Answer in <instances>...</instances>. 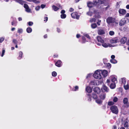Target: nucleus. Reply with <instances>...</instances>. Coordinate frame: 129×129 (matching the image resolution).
<instances>
[{
    "label": "nucleus",
    "instance_id": "obj_18",
    "mask_svg": "<svg viewBox=\"0 0 129 129\" xmlns=\"http://www.w3.org/2000/svg\"><path fill=\"white\" fill-rule=\"evenodd\" d=\"M96 38L98 41L99 42H100L102 43H103L104 42V40L100 36H98L96 37Z\"/></svg>",
    "mask_w": 129,
    "mask_h": 129
},
{
    "label": "nucleus",
    "instance_id": "obj_22",
    "mask_svg": "<svg viewBox=\"0 0 129 129\" xmlns=\"http://www.w3.org/2000/svg\"><path fill=\"white\" fill-rule=\"evenodd\" d=\"M86 90L87 92L90 93L92 91V89L90 87L87 86L86 88Z\"/></svg>",
    "mask_w": 129,
    "mask_h": 129
},
{
    "label": "nucleus",
    "instance_id": "obj_55",
    "mask_svg": "<svg viewBox=\"0 0 129 129\" xmlns=\"http://www.w3.org/2000/svg\"><path fill=\"white\" fill-rule=\"evenodd\" d=\"M46 6V5L44 4H42L41 5V7L42 8H44Z\"/></svg>",
    "mask_w": 129,
    "mask_h": 129
},
{
    "label": "nucleus",
    "instance_id": "obj_8",
    "mask_svg": "<svg viewBox=\"0 0 129 129\" xmlns=\"http://www.w3.org/2000/svg\"><path fill=\"white\" fill-rule=\"evenodd\" d=\"M119 42V40L117 37L113 38L110 40V42L111 43H116Z\"/></svg>",
    "mask_w": 129,
    "mask_h": 129
},
{
    "label": "nucleus",
    "instance_id": "obj_9",
    "mask_svg": "<svg viewBox=\"0 0 129 129\" xmlns=\"http://www.w3.org/2000/svg\"><path fill=\"white\" fill-rule=\"evenodd\" d=\"M93 90L95 92L98 94L99 93L101 92L100 89L98 87H94L93 88Z\"/></svg>",
    "mask_w": 129,
    "mask_h": 129
},
{
    "label": "nucleus",
    "instance_id": "obj_49",
    "mask_svg": "<svg viewBox=\"0 0 129 129\" xmlns=\"http://www.w3.org/2000/svg\"><path fill=\"white\" fill-rule=\"evenodd\" d=\"M33 24V22L31 21L29 22L28 23V24L29 26H32Z\"/></svg>",
    "mask_w": 129,
    "mask_h": 129
},
{
    "label": "nucleus",
    "instance_id": "obj_16",
    "mask_svg": "<svg viewBox=\"0 0 129 129\" xmlns=\"http://www.w3.org/2000/svg\"><path fill=\"white\" fill-rule=\"evenodd\" d=\"M102 46L105 48H107L108 47H112V46L111 44L108 43H105L104 42L102 43Z\"/></svg>",
    "mask_w": 129,
    "mask_h": 129
},
{
    "label": "nucleus",
    "instance_id": "obj_10",
    "mask_svg": "<svg viewBox=\"0 0 129 129\" xmlns=\"http://www.w3.org/2000/svg\"><path fill=\"white\" fill-rule=\"evenodd\" d=\"M98 33L99 35H102L105 34V31L104 29H98Z\"/></svg>",
    "mask_w": 129,
    "mask_h": 129
},
{
    "label": "nucleus",
    "instance_id": "obj_26",
    "mask_svg": "<svg viewBox=\"0 0 129 129\" xmlns=\"http://www.w3.org/2000/svg\"><path fill=\"white\" fill-rule=\"evenodd\" d=\"M15 2L19 3L20 4L22 5L24 3L23 1L21 0H15Z\"/></svg>",
    "mask_w": 129,
    "mask_h": 129
},
{
    "label": "nucleus",
    "instance_id": "obj_43",
    "mask_svg": "<svg viewBox=\"0 0 129 129\" xmlns=\"http://www.w3.org/2000/svg\"><path fill=\"white\" fill-rule=\"evenodd\" d=\"M96 21V19L94 18H92L90 20V21L91 22H95Z\"/></svg>",
    "mask_w": 129,
    "mask_h": 129
},
{
    "label": "nucleus",
    "instance_id": "obj_11",
    "mask_svg": "<svg viewBox=\"0 0 129 129\" xmlns=\"http://www.w3.org/2000/svg\"><path fill=\"white\" fill-rule=\"evenodd\" d=\"M24 7L25 9V11L27 12H30L31 10L29 8L28 5L26 4H24Z\"/></svg>",
    "mask_w": 129,
    "mask_h": 129
},
{
    "label": "nucleus",
    "instance_id": "obj_52",
    "mask_svg": "<svg viewBox=\"0 0 129 129\" xmlns=\"http://www.w3.org/2000/svg\"><path fill=\"white\" fill-rule=\"evenodd\" d=\"M4 38L2 37L0 38V42H2L4 40Z\"/></svg>",
    "mask_w": 129,
    "mask_h": 129
},
{
    "label": "nucleus",
    "instance_id": "obj_1",
    "mask_svg": "<svg viewBox=\"0 0 129 129\" xmlns=\"http://www.w3.org/2000/svg\"><path fill=\"white\" fill-rule=\"evenodd\" d=\"M102 71L101 70L96 71L93 75L94 78L96 79H100L102 78Z\"/></svg>",
    "mask_w": 129,
    "mask_h": 129
},
{
    "label": "nucleus",
    "instance_id": "obj_47",
    "mask_svg": "<svg viewBox=\"0 0 129 129\" xmlns=\"http://www.w3.org/2000/svg\"><path fill=\"white\" fill-rule=\"evenodd\" d=\"M101 2L100 0H96L95 2V4H98L99 3H101Z\"/></svg>",
    "mask_w": 129,
    "mask_h": 129
},
{
    "label": "nucleus",
    "instance_id": "obj_24",
    "mask_svg": "<svg viewBox=\"0 0 129 129\" xmlns=\"http://www.w3.org/2000/svg\"><path fill=\"white\" fill-rule=\"evenodd\" d=\"M115 83H111L110 85V88L112 89L115 88L116 86Z\"/></svg>",
    "mask_w": 129,
    "mask_h": 129
},
{
    "label": "nucleus",
    "instance_id": "obj_61",
    "mask_svg": "<svg viewBox=\"0 0 129 129\" xmlns=\"http://www.w3.org/2000/svg\"><path fill=\"white\" fill-rule=\"evenodd\" d=\"M78 88V87L77 86H76L75 87V91H76Z\"/></svg>",
    "mask_w": 129,
    "mask_h": 129
},
{
    "label": "nucleus",
    "instance_id": "obj_45",
    "mask_svg": "<svg viewBox=\"0 0 129 129\" xmlns=\"http://www.w3.org/2000/svg\"><path fill=\"white\" fill-rule=\"evenodd\" d=\"M114 34V32L113 31H110L109 32V35L111 36H112Z\"/></svg>",
    "mask_w": 129,
    "mask_h": 129
},
{
    "label": "nucleus",
    "instance_id": "obj_6",
    "mask_svg": "<svg viewBox=\"0 0 129 129\" xmlns=\"http://www.w3.org/2000/svg\"><path fill=\"white\" fill-rule=\"evenodd\" d=\"M72 17L73 18H76L78 19L79 18V16L77 12H73L71 14Z\"/></svg>",
    "mask_w": 129,
    "mask_h": 129
},
{
    "label": "nucleus",
    "instance_id": "obj_35",
    "mask_svg": "<svg viewBox=\"0 0 129 129\" xmlns=\"http://www.w3.org/2000/svg\"><path fill=\"white\" fill-rule=\"evenodd\" d=\"M60 17L62 19H64L66 17V15L64 14H62L61 15Z\"/></svg>",
    "mask_w": 129,
    "mask_h": 129
},
{
    "label": "nucleus",
    "instance_id": "obj_14",
    "mask_svg": "<svg viewBox=\"0 0 129 129\" xmlns=\"http://www.w3.org/2000/svg\"><path fill=\"white\" fill-rule=\"evenodd\" d=\"M98 81H92L90 82V84L91 85H96L98 84Z\"/></svg>",
    "mask_w": 129,
    "mask_h": 129
},
{
    "label": "nucleus",
    "instance_id": "obj_46",
    "mask_svg": "<svg viewBox=\"0 0 129 129\" xmlns=\"http://www.w3.org/2000/svg\"><path fill=\"white\" fill-rule=\"evenodd\" d=\"M87 96L88 98V100L89 101H90L91 100V98L89 94H87Z\"/></svg>",
    "mask_w": 129,
    "mask_h": 129
},
{
    "label": "nucleus",
    "instance_id": "obj_48",
    "mask_svg": "<svg viewBox=\"0 0 129 129\" xmlns=\"http://www.w3.org/2000/svg\"><path fill=\"white\" fill-rule=\"evenodd\" d=\"M118 101V98L117 97H114L113 99V101L115 102H116Z\"/></svg>",
    "mask_w": 129,
    "mask_h": 129
},
{
    "label": "nucleus",
    "instance_id": "obj_2",
    "mask_svg": "<svg viewBox=\"0 0 129 129\" xmlns=\"http://www.w3.org/2000/svg\"><path fill=\"white\" fill-rule=\"evenodd\" d=\"M110 109L111 112L113 113L117 114L118 112V110L117 107L115 105L111 106Z\"/></svg>",
    "mask_w": 129,
    "mask_h": 129
},
{
    "label": "nucleus",
    "instance_id": "obj_64",
    "mask_svg": "<svg viewBox=\"0 0 129 129\" xmlns=\"http://www.w3.org/2000/svg\"><path fill=\"white\" fill-rule=\"evenodd\" d=\"M126 8L127 9H129V5H127L126 6Z\"/></svg>",
    "mask_w": 129,
    "mask_h": 129
},
{
    "label": "nucleus",
    "instance_id": "obj_51",
    "mask_svg": "<svg viewBox=\"0 0 129 129\" xmlns=\"http://www.w3.org/2000/svg\"><path fill=\"white\" fill-rule=\"evenodd\" d=\"M92 76V74H88L87 75V76L86 77V78H90Z\"/></svg>",
    "mask_w": 129,
    "mask_h": 129
},
{
    "label": "nucleus",
    "instance_id": "obj_12",
    "mask_svg": "<svg viewBox=\"0 0 129 129\" xmlns=\"http://www.w3.org/2000/svg\"><path fill=\"white\" fill-rule=\"evenodd\" d=\"M102 90L103 92H108L109 89L108 87L105 85H104L102 88Z\"/></svg>",
    "mask_w": 129,
    "mask_h": 129
},
{
    "label": "nucleus",
    "instance_id": "obj_40",
    "mask_svg": "<svg viewBox=\"0 0 129 129\" xmlns=\"http://www.w3.org/2000/svg\"><path fill=\"white\" fill-rule=\"evenodd\" d=\"M87 14L88 15L91 16L92 15L93 13L90 11H89L87 13Z\"/></svg>",
    "mask_w": 129,
    "mask_h": 129
},
{
    "label": "nucleus",
    "instance_id": "obj_28",
    "mask_svg": "<svg viewBox=\"0 0 129 129\" xmlns=\"http://www.w3.org/2000/svg\"><path fill=\"white\" fill-rule=\"evenodd\" d=\"M52 7L53 9L55 11H56L59 9V8H58L54 5L53 6H52Z\"/></svg>",
    "mask_w": 129,
    "mask_h": 129
},
{
    "label": "nucleus",
    "instance_id": "obj_41",
    "mask_svg": "<svg viewBox=\"0 0 129 129\" xmlns=\"http://www.w3.org/2000/svg\"><path fill=\"white\" fill-rule=\"evenodd\" d=\"M57 73H56L55 71L53 72L52 73V76L53 77H55L57 75Z\"/></svg>",
    "mask_w": 129,
    "mask_h": 129
},
{
    "label": "nucleus",
    "instance_id": "obj_34",
    "mask_svg": "<svg viewBox=\"0 0 129 129\" xmlns=\"http://www.w3.org/2000/svg\"><path fill=\"white\" fill-rule=\"evenodd\" d=\"M97 26L95 23H93L91 24V26L92 28H96Z\"/></svg>",
    "mask_w": 129,
    "mask_h": 129
},
{
    "label": "nucleus",
    "instance_id": "obj_20",
    "mask_svg": "<svg viewBox=\"0 0 129 129\" xmlns=\"http://www.w3.org/2000/svg\"><path fill=\"white\" fill-rule=\"evenodd\" d=\"M61 61L60 60H58L55 63V65L58 67H60L61 66Z\"/></svg>",
    "mask_w": 129,
    "mask_h": 129
},
{
    "label": "nucleus",
    "instance_id": "obj_33",
    "mask_svg": "<svg viewBox=\"0 0 129 129\" xmlns=\"http://www.w3.org/2000/svg\"><path fill=\"white\" fill-rule=\"evenodd\" d=\"M124 126L125 127H127L129 126H128V123L127 121H125L124 123Z\"/></svg>",
    "mask_w": 129,
    "mask_h": 129
},
{
    "label": "nucleus",
    "instance_id": "obj_58",
    "mask_svg": "<svg viewBox=\"0 0 129 129\" xmlns=\"http://www.w3.org/2000/svg\"><path fill=\"white\" fill-rule=\"evenodd\" d=\"M74 9L72 8H71L69 9V11L71 12H72L74 11Z\"/></svg>",
    "mask_w": 129,
    "mask_h": 129
},
{
    "label": "nucleus",
    "instance_id": "obj_54",
    "mask_svg": "<svg viewBox=\"0 0 129 129\" xmlns=\"http://www.w3.org/2000/svg\"><path fill=\"white\" fill-rule=\"evenodd\" d=\"M107 66L109 68L111 67V64L110 63H107Z\"/></svg>",
    "mask_w": 129,
    "mask_h": 129
},
{
    "label": "nucleus",
    "instance_id": "obj_60",
    "mask_svg": "<svg viewBox=\"0 0 129 129\" xmlns=\"http://www.w3.org/2000/svg\"><path fill=\"white\" fill-rule=\"evenodd\" d=\"M101 20H99L97 22V24L99 25H100V23L101 22Z\"/></svg>",
    "mask_w": 129,
    "mask_h": 129
},
{
    "label": "nucleus",
    "instance_id": "obj_36",
    "mask_svg": "<svg viewBox=\"0 0 129 129\" xmlns=\"http://www.w3.org/2000/svg\"><path fill=\"white\" fill-rule=\"evenodd\" d=\"M123 29L124 31H127L128 30V28L127 26H125L124 27Z\"/></svg>",
    "mask_w": 129,
    "mask_h": 129
},
{
    "label": "nucleus",
    "instance_id": "obj_63",
    "mask_svg": "<svg viewBox=\"0 0 129 129\" xmlns=\"http://www.w3.org/2000/svg\"><path fill=\"white\" fill-rule=\"evenodd\" d=\"M57 31L59 33L60 32V29H59L58 28H57Z\"/></svg>",
    "mask_w": 129,
    "mask_h": 129
},
{
    "label": "nucleus",
    "instance_id": "obj_30",
    "mask_svg": "<svg viewBox=\"0 0 129 129\" xmlns=\"http://www.w3.org/2000/svg\"><path fill=\"white\" fill-rule=\"evenodd\" d=\"M32 31V29L30 27H28L26 29V31L28 33H30Z\"/></svg>",
    "mask_w": 129,
    "mask_h": 129
},
{
    "label": "nucleus",
    "instance_id": "obj_29",
    "mask_svg": "<svg viewBox=\"0 0 129 129\" xmlns=\"http://www.w3.org/2000/svg\"><path fill=\"white\" fill-rule=\"evenodd\" d=\"M121 82L124 85L126 83V80L124 78H123L121 79Z\"/></svg>",
    "mask_w": 129,
    "mask_h": 129
},
{
    "label": "nucleus",
    "instance_id": "obj_59",
    "mask_svg": "<svg viewBox=\"0 0 129 129\" xmlns=\"http://www.w3.org/2000/svg\"><path fill=\"white\" fill-rule=\"evenodd\" d=\"M65 12V11L64 10H61V13L62 14H64Z\"/></svg>",
    "mask_w": 129,
    "mask_h": 129
},
{
    "label": "nucleus",
    "instance_id": "obj_23",
    "mask_svg": "<svg viewBox=\"0 0 129 129\" xmlns=\"http://www.w3.org/2000/svg\"><path fill=\"white\" fill-rule=\"evenodd\" d=\"M87 5L88 6L89 8H91L93 7L94 5V4L93 3H92L91 2H90L87 3Z\"/></svg>",
    "mask_w": 129,
    "mask_h": 129
},
{
    "label": "nucleus",
    "instance_id": "obj_15",
    "mask_svg": "<svg viewBox=\"0 0 129 129\" xmlns=\"http://www.w3.org/2000/svg\"><path fill=\"white\" fill-rule=\"evenodd\" d=\"M102 71V74L104 77H106L107 75L108 71L105 70H101Z\"/></svg>",
    "mask_w": 129,
    "mask_h": 129
},
{
    "label": "nucleus",
    "instance_id": "obj_56",
    "mask_svg": "<svg viewBox=\"0 0 129 129\" xmlns=\"http://www.w3.org/2000/svg\"><path fill=\"white\" fill-rule=\"evenodd\" d=\"M82 39L83 40V43H84L85 42V38L84 37H82Z\"/></svg>",
    "mask_w": 129,
    "mask_h": 129
},
{
    "label": "nucleus",
    "instance_id": "obj_5",
    "mask_svg": "<svg viewBox=\"0 0 129 129\" xmlns=\"http://www.w3.org/2000/svg\"><path fill=\"white\" fill-rule=\"evenodd\" d=\"M107 22L108 23L110 24L111 23L114 22L115 19L112 17H109L107 19Z\"/></svg>",
    "mask_w": 129,
    "mask_h": 129
},
{
    "label": "nucleus",
    "instance_id": "obj_25",
    "mask_svg": "<svg viewBox=\"0 0 129 129\" xmlns=\"http://www.w3.org/2000/svg\"><path fill=\"white\" fill-rule=\"evenodd\" d=\"M29 2H32L36 4H38L39 3V2L37 1L36 0H26Z\"/></svg>",
    "mask_w": 129,
    "mask_h": 129
},
{
    "label": "nucleus",
    "instance_id": "obj_50",
    "mask_svg": "<svg viewBox=\"0 0 129 129\" xmlns=\"http://www.w3.org/2000/svg\"><path fill=\"white\" fill-rule=\"evenodd\" d=\"M5 50H3L2 51V57H3L5 53Z\"/></svg>",
    "mask_w": 129,
    "mask_h": 129
},
{
    "label": "nucleus",
    "instance_id": "obj_3",
    "mask_svg": "<svg viewBox=\"0 0 129 129\" xmlns=\"http://www.w3.org/2000/svg\"><path fill=\"white\" fill-rule=\"evenodd\" d=\"M123 106L125 108H128L129 106V102L128 99L126 98H125L123 100Z\"/></svg>",
    "mask_w": 129,
    "mask_h": 129
},
{
    "label": "nucleus",
    "instance_id": "obj_4",
    "mask_svg": "<svg viewBox=\"0 0 129 129\" xmlns=\"http://www.w3.org/2000/svg\"><path fill=\"white\" fill-rule=\"evenodd\" d=\"M127 20V19L126 18H124L121 19L119 22V25L122 26L125 24Z\"/></svg>",
    "mask_w": 129,
    "mask_h": 129
},
{
    "label": "nucleus",
    "instance_id": "obj_42",
    "mask_svg": "<svg viewBox=\"0 0 129 129\" xmlns=\"http://www.w3.org/2000/svg\"><path fill=\"white\" fill-rule=\"evenodd\" d=\"M114 104L113 102L111 101L109 102L108 103V105L109 106L113 105Z\"/></svg>",
    "mask_w": 129,
    "mask_h": 129
},
{
    "label": "nucleus",
    "instance_id": "obj_38",
    "mask_svg": "<svg viewBox=\"0 0 129 129\" xmlns=\"http://www.w3.org/2000/svg\"><path fill=\"white\" fill-rule=\"evenodd\" d=\"M92 97L94 99H97L98 96L96 94L94 93L92 94Z\"/></svg>",
    "mask_w": 129,
    "mask_h": 129
},
{
    "label": "nucleus",
    "instance_id": "obj_19",
    "mask_svg": "<svg viewBox=\"0 0 129 129\" xmlns=\"http://www.w3.org/2000/svg\"><path fill=\"white\" fill-rule=\"evenodd\" d=\"M99 97L102 100H104L106 97V94L104 93H101Z\"/></svg>",
    "mask_w": 129,
    "mask_h": 129
},
{
    "label": "nucleus",
    "instance_id": "obj_27",
    "mask_svg": "<svg viewBox=\"0 0 129 129\" xmlns=\"http://www.w3.org/2000/svg\"><path fill=\"white\" fill-rule=\"evenodd\" d=\"M96 102L98 104H101L102 103V101L99 99H96L95 100Z\"/></svg>",
    "mask_w": 129,
    "mask_h": 129
},
{
    "label": "nucleus",
    "instance_id": "obj_53",
    "mask_svg": "<svg viewBox=\"0 0 129 129\" xmlns=\"http://www.w3.org/2000/svg\"><path fill=\"white\" fill-rule=\"evenodd\" d=\"M40 8V6H38L36 7L35 9L36 11H38L39 10Z\"/></svg>",
    "mask_w": 129,
    "mask_h": 129
},
{
    "label": "nucleus",
    "instance_id": "obj_7",
    "mask_svg": "<svg viewBox=\"0 0 129 129\" xmlns=\"http://www.w3.org/2000/svg\"><path fill=\"white\" fill-rule=\"evenodd\" d=\"M110 79H111V81L113 83H116L117 80L116 77L114 75H112L110 77Z\"/></svg>",
    "mask_w": 129,
    "mask_h": 129
},
{
    "label": "nucleus",
    "instance_id": "obj_62",
    "mask_svg": "<svg viewBox=\"0 0 129 129\" xmlns=\"http://www.w3.org/2000/svg\"><path fill=\"white\" fill-rule=\"evenodd\" d=\"M111 57L112 58V59H114V58H115V56L114 55H112L111 56Z\"/></svg>",
    "mask_w": 129,
    "mask_h": 129
},
{
    "label": "nucleus",
    "instance_id": "obj_37",
    "mask_svg": "<svg viewBox=\"0 0 129 129\" xmlns=\"http://www.w3.org/2000/svg\"><path fill=\"white\" fill-rule=\"evenodd\" d=\"M111 80L110 79V77L109 78V79L107 80L106 83L108 85H109L110 84Z\"/></svg>",
    "mask_w": 129,
    "mask_h": 129
},
{
    "label": "nucleus",
    "instance_id": "obj_17",
    "mask_svg": "<svg viewBox=\"0 0 129 129\" xmlns=\"http://www.w3.org/2000/svg\"><path fill=\"white\" fill-rule=\"evenodd\" d=\"M127 41V38L125 37L122 38L120 40V42L121 44H123L126 42Z\"/></svg>",
    "mask_w": 129,
    "mask_h": 129
},
{
    "label": "nucleus",
    "instance_id": "obj_44",
    "mask_svg": "<svg viewBox=\"0 0 129 129\" xmlns=\"http://www.w3.org/2000/svg\"><path fill=\"white\" fill-rule=\"evenodd\" d=\"M13 42L15 44H17L18 43L17 40L15 39H13Z\"/></svg>",
    "mask_w": 129,
    "mask_h": 129
},
{
    "label": "nucleus",
    "instance_id": "obj_31",
    "mask_svg": "<svg viewBox=\"0 0 129 129\" xmlns=\"http://www.w3.org/2000/svg\"><path fill=\"white\" fill-rule=\"evenodd\" d=\"M23 55V53L22 51H20L19 53V57L18 58L19 59H20L22 57Z\"/></svg>",
    "mask_w": 129,
    "mask_h": 129
},
{
    "label": "nucleus",
    "instance_id": "obj_32",
    "mask_svg": "<svg viewBox=\"0 0 129 129\" xmlns=\"http://www.w3.org/2000/svg\"><path fill=\"white\" fill-rule=\"evenodd\" d=\"M110 61L111 63L114 64L116 63H117V61L116 60L114 59H112L110 60Z\"/></svg>",
    "mask_w": 129,
    "mask_h": 129
},
{
    "label": "nucleus",
    "instance_id": "obj_21",
    "mask_svg": "<svg viewBox=\"0 0 129 129\" xmlns=\"http://www.w3.org/2000/svg\"><path fill=\"white\" fill-rule=\"evenodd\" d=\"M119 13L122 15H124L126 13L125 10L124 9H120L119 11Z\"/></svg>",
    "mask_w": 129,
    "mask_h": 129
},
{
    "label": "nucleus",
    "instance_id": "obj_13",
    "mask_svg": "<svg viewBox=\"0 0 129 129\" xmlns=\"http://www.w3.org/2000/svg\"><path fill=\"white\" fill-rule=\"evenodd\" d=\"M124 87L126 90L129 89V81H127L126 83L124 85Z\"/></svg>",
    "mask_w": 129,
    "mask_h": 129
},
{
    "label": "nucleus",
    "instance_id": "obj_39",
    "mask_svg": "<svg viewBox=\"0 0 129 129\" xmlns=\"http://www.w3.org/2000/svg\"><path fill=\"white\" fill-rule=\"evenodd\" d=\"M23 31V29L22 28H18L17 30V32L20 34L22 33Z\"/></svg>",
    "mask_w": 129,
    "mask_h": 129
},
{
    "label": "nucleus",
    "instance_id": "obj_57",
    "mask_svg": "<svg viewBox=\"0 0 129 129\" xmlns=\"http://www.w3.org/2000/svg\"><path fill=\"white\" fill-rule=\"evenodd\" d=\"M84 36L86 37L87 38H89V39L90 38V37H89V35H88V34H86L85 35H84Z\"/></svg>",
    "mask_w": 129,
    "mask_h": 129
}]
</instances>
